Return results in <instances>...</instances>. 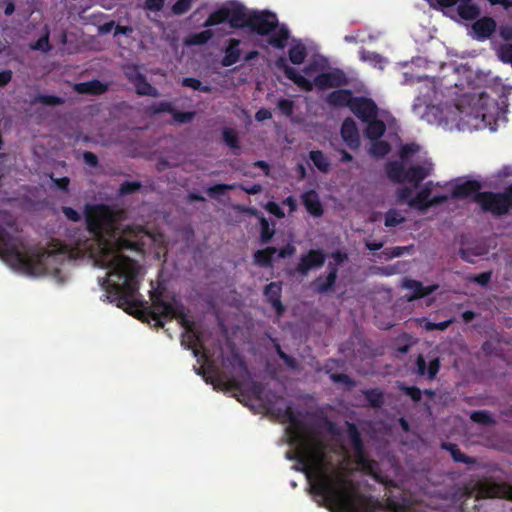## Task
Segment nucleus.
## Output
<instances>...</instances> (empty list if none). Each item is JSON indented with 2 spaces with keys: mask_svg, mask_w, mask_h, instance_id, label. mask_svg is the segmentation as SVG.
<instances>
[{
  "mask_svg": "<svg viewBox=\"0 0 512 512\" xmlns=\"http://www.w3.org/2000/svg\"><path fill=\"white\" fill-rule=\"evenodd\" d=\"M259 222H260V229H261L260 244L265 245V244H268L272 240V238L274 237V234H275V230H274V228L270 227L268 220L264 216H261L259 218Z\"/></svg>",
  "mask_w": 512,
  "mask_h": 512,
  "instance_id": "41",
  "label": "nucleus"
},
{
  "mask_svg": "<svg viewBox=\"0 0 512 512\" xmlns=\"http://www.w3.org/2000/svg\"><path fill=\"white\" fill-rule=\"evenodd\" d=\"M405 222V217L397 209H389L384 215V225L388 228L397 227Z\"/></svg>",
  "mask_w": 512,
  "mask_h": 512,
  "instance_id": "40",
  "label": "nucleus"
},
{
  "mask_svg": "<svg viewBox=\"0 0 512 512\" xmlns=\"http://www.w3.org/2000/svg\"><path fill=\"white\" fill-rule=\"evenodd\" d=\"M416 366L419 375H427L429 380H433L440 370V361L438 358H435L431 360L427 366L424 357L419 355L416 360Z\"/></svg>",
  "mask_w": 512,
  "mask_h": 512,
  "instance_id": "27",
  "label": "nucleus"
},
{
  "mask_svg": "<svg viewBox=\"0 0 512 512\" xmlns=\"http://www.w3.org/2000/svg\"><path fill=\"white\" fill-rule=\"evenodd\" d=\"M402 286L413 292V294L408 298V300H416L429 296L433 292H435L439 287L437 284L424 286L422 282L409 278L403 280Z\"/></svg>",
  "mask_w": 512,
  "mask_h": 512,
  "instance_id": "21",
  "label": "nucleus"
},
{
  "mask_svg": "<svg viewBox=\"0 0 512 512\" xmlns=\"http://www.w3.org/2000/svg\"><path fill=\"white\" fill-rule=\"evenodd\" d=\"M211 37L212 32L210 30H205L192 35L190 43L195 45H203L207 43Z\"/></svg>",
  "mask_w": 512,
  "mask_h": 512,
  "instance_id": "61",
  "label": "nucleus"
},
{
  "mask_svg": "<svg viewBox=\"0 0 512 512\" xmlns=\"http://www.w3.org/2000/svg\"><path fill=\"white\" fill-rule=\"evenodd\" d=\"M452 322H453V320L449 319V320H446V321L435 323V322L429 321L427 318H422L420 320V325L426 331H434V330L444 331V330H446L452 324Z\"/></svg>",
  "mask_w": 512,
  "mask_h": 512,
  "instance_id": "46",
  "label": "nucleus"
},
{
  "mask_svg": "<svg viewBox=\"0 0 512 512\" xmlns=\"http://www.w3.org/2000/svg\"><path fill=\"white\" fill-rule=\"evenodd\" d=\"M491 277H492L491 271L482 272L480 274L475 275L472 278V281L479 284L480 286H486L490 282Z\"/></svg>",
  "mask_w": 512,
  "mask_h": 512,
  "instance_id": "63",
  "label": "nucleus"
},
{
  "mask_svg": "<svg viewBox=\"0 0 512 512\" xmlns=\"http://www.w3.org/2000/svg\"><path fill=\"white\" fill-rule=\"evenodd\" d=\"M62 213L68 220L72 222H79L81 220L80 213L72 207L63 206Z\"/></svg>",
  "mask_w": 512,
  "mask_h": 512,
  "instance_id": "62",
  "label": "nucleus"
},
{
  "mask_svg": "<svg viewBox=\"0 0 512 512\" xmlns=\"http://www.w3.org/2000/svg\"><path fill=\"white\" fill-rule=\"evenodd\" d=\"M412 195V188L410 187H401L397 190V197H398V200L399 202H407L412 199L413 197H411Z\"/></svg>",
  "mask_w": 512,
  "mask_h": 512,
  "instance_id": "64",
  "label": "nucleus"
},
{
  "mask_svg": "<svg viewBox=\"0 0 512 512\" xmlns=\"http://www.w3.org/2000/svg\"><path fill=\"white\" fill-rule=\"evenodd\" d=\"M33 50H39L42 52H48L52 49V46L49 42V32H46L43 36H41L35 44L31 46Z\"/></svg>",
  "mask_w": 512,
  "mask_h": 512,
  "instance_id": "57",
  "label": "nucleus"
},
{
  "mask_svg": "<svg viewBox=\"0 0 512 512\" xmlns=\"http://www.w3.org/2000/svg\"><path fill=\"white\" fill-rule=\"evenodd\" d=\"M325 260L326 254L322 249H310L300 257L296 270L301 275H307L311 269L322 267Z\"/></svg>",
  "mask_w": 512,
  "mask_h": 512,
  "instance_id": "15",
  "label": "nucleus"
},
{
  "mask_svg": "<svg viewBox=\"0 0 512 512\" xmlns=\"http://www.w3.org/2000/svg\"><path fill=\"white\" fill-rule=\"evenodd\" d=\"M147 235L142 227H127L115 239V251L105 253L102 264L109 272L102 280L101 286L107 292V298L115 303L117 307L131 313L132 308L142 306L137 298L139 291L138 275L139 264L121 252L131 250L135 252L144 251V238Z\"/></svg>",
  "mask_w": 512,
  "mask_h": 512,
  "instance_id": "1",
  "label": "nucleus"
},
{
  "mask_svg": "<svg viewBox=\"0 0 512 512\" xmlns=\"http://www.w3.org/2000/svg\"><path fill=\"white\" fill-rule=\"evenodd\" d=\"M362 394L372 408H381L384 404V393L379 388L362 390Z\"/></svg>",
  "mask_w": 512,
  "mask_h": 512,
  "instance_id": "37",
  "label": "nucleus"
},
{
  "mask_svg": "<svg viewBox=\"0 0 512 512\" xmlns=\"http://www.w3.org/2000/svg\"><path fill=\"white\" fill-rule=\"evenodd\" d=\"M350 111L363 123L378 117L379 108L372 98L356 96Z\"/></svg>",
  "mask_w": 512,
  "mask_h": 512,
  "instance_id": "14",
  "label": "nucleus"
},
{
  "mask_svg": "<svg viewBox=\"0 0 512 512\" xmlns=\"http://www.w3.org/2000/svg\"><path fill=\"white\" fill-rule=\"evenodd\" d=\"M134 72L135 78L132 79L136 93L140 96L157 97L159 95L158 90L147 81L143 74H141L139 71Z\"/></svg>",
  "mask_w": 512,
  "mask_h": 512,
  "instance_id": "28",
  "label": "nucleus"
},
{
  "mask_svg": "<svg viewBox=\"0 0 512 512\" xmlns=\"http://www.w3.org/2000/svg\"><path fill=\"white\" fill-rule=\"evenodd\" d=\"M430 168L424 165H413L406 169L405 182L413 183L416 186L430 174Z\"/></svg>",
  "mask_w": 512,
  "mask_h": 512,
  "instance_id": "32",
  "label": "nucleus"
},
{
  "mask_svg": "<svg viewBox=\"0 0 512 512\" xmlns=\"http://www.w3.org/2000/svg\"><path fill=\"white\" fill-rule=\"evenodd\" d=\"M481 183L477 180H466L461 183H457L453 186L451 191L452 198L465 199L470 196H475L476 193H480Z\"/></svg>",
  "mask_w": 512,
  "mask_h": 512,
  "instance_id": "22",
  "label": "nucleus"
},
{
  "mask_svg": "<svg viewBox=\"0 0 512 512\" xmlns=\"http://www.w3.org/2000/svg\"><path fill=\"white\" fill-rule=\"evenodd\" d=\"M40 103L45 106H59L64 103V99L56 95L37 94L31 104Z\"/></svg>",
  "mask_w": 512,
  "mask_h": 512,
  "instance_id": "43",
  "label": "nucleus"
},
{
  "mask_svg": "<svg viewBox=\"0 0 512 512\" xmlns=\"http://www.w3.org/2000/svg\"><path fill=\"white\" fill-rule=\"evenodd\" d=\"M391 151V146L387 141L375 140L372 141L370 154L376 158H383Z\"/></svg>",
  "mask_w": 512,
  "mask_h": 512,
  "instance_id": "42",
  "label": "nucleus"
},
{
  "mask_svg": "<svg viewBox=\"0 0 512 512\" xmlns=\"http://www.w3.org/2000/svg\"><path fill=\"white\" fill-rule=\"evenodd\" d=\"M347 434L354 452L355 462L364 470L370 469L372 462L366 453L360 431L354 423H348Z\"/></svg>",
  "mask_w": 512,
  "mask_h": 512,
  "instance_id": "12",
  "label": "nucleus"
},
{
  "mask_svg": "<svg viewBox=\"0 0 512 512\" xmlns=\"http://www.w3.org/2000/svg\"><path fill=\"white\" fill-rule=\"evenodd\" d=\"M288 57L292 64L301 65L307 57V49L304 44L297 42L288 50Z\"/></svg>",
  "mask_w": 512,
  "mask_h": 512,
  "instance_id": "36",
  "label": "nucleus"
},
{
  "mask_svg": "<svg viewBox=\"0 0 512 512\" xmlns=\"http://www.w3.org/2000/svg\"><path fill=\"white\" fill-rule=\"evenodd\" d=\"M399 389L414 402H419L422 399V391L416 386H406L402 384Z\"/></svg>",
  "mask_w": 512,
  "mask_h": 512,
  "instance_id": "53",
  "label": "nucleus"
},
{
  "mask_svg": "<svg viewBox=\"0 0 512 512\" xmlns=\"http://www.w3.org/2000/svg\"><path fill=\"white\" fill-rule=\"evenodd\" d=\"M73 89L78 94L101 95L107 91V85L100 80L94 79L76 83Z\"/></svg>",
  "mask_w": 512,
  "mask_h": 512,
  "instance_id": "24",
  "label": "nucleus"
},
{
  "mask_svg": "<svg viewBox=\"0 0 512 512\" xmlns=\"http://www.w3.org/2000/svg\"><path fill=\"white\" fill-rule=\"evenodd\" d=\"M349 83V79L345 72L339 68L332 69L330 71L321 72L317 74L313 79V84L319 90H326L330 88H340Z\"/></svg>",
  "mask_w": 512,
  "mask_h": 512,
  "instance_id": "13",
  "label": "nucleus"
},
{
  "mask_svg": "<svg viewBox=\"0 0 512 512\" xmlns=\"http://www.w3.org/2000/svg\"><path fill=\"white\" fill-rule=\"evenodd\" d=\"M430 195L431 189L429 187H424L416 194L415 197L408 201V205L419 211H426L431 207Z\"/></svg>",
  "mask_w": 512,
  "mask_h": 512,
  "instance_id": "33",
  "label": "nucleus"
},
{
  "mask_svg": "<svg viewBox=\"0 0 512 512\" xmlns=\"http://www.w3.org/2000/svg\"><path fill=\"white\" fill-rule=\"evenodd\" d=\"M315 487L319 494L329 498V504L338 512H406V506L398 501L388 499L384 504L378 498L361 493L351 479L347 485L337 487L335 481L325 474Z\"/></svg>",
  "mask_w": 512,
  "mask_h": 512,
  "instance_id": "2",
  "label": "nucleus"
},
{
  "mask_svg": "<svg viewBox=\"0 0 512 512\" xmlns=\"http://www.w3.org/2000/svg\"><path fill=\"white\" fill-rule=\"evenodd\" d=\"M387 177L395 183H405L406 168L401 161H390L385 166Z\"/></svg>",
  "mask_w": 512,
  "mask_h": 512,
  "instance_id": "29",
  "label": "nucleus"
},
{
  "mask_svg": "<svg viewBox=\"0 0 512 512\" xmlns=\"http://www.w3.org/2000/svg\"><path fill=\"white\" fill-rule=\"evenodd\" d=\"M330 379L334 383H343L347 386V388L351 389L356 386V381L353 380L350 376L344 373H332L330 375Z\"/></svg>",
  "mask_w": 512,
  "mask_h": 512,
  "instance_id": "54",
  "label": "nucleus"
},
{
  "mask_svg": "<svg viewBox=\"0 0 512 512\" xmlns=\"http://www.w3.org/2000/svg\"><path fill=\"white\" fill-rule=\"evenodd\" d=\"M420 150V146L416 143L403 144L399 149V156L402 160L408 159Z\"/></svg>",
  "mask_w": 512,
  "mask_h": 512,
  "instance_id": "52",
  "label": "nucleus"
},
{
  "mask_svg": "<svg viewBox=\"0 0 512 512\" xmlns=\"http://www.w3.org/2000/svg\"><path fill=\"white\" fill-rule=\"evenodd\" d=\"M1 215L7 216L8 213L1 211ZM0 256L17 270L29 275H41L47 272V262L55 255L45 249L27 248L20 238L0 227Z\"/></svg>",
  "mask_w": 512,
  "mask_h": 512,
  "instance_id": "4",
  "label": "nucleus"
},
{
  "mask_svg": "<svg viewBox=\"0 0 512 512\" xmlns=\"http://www.w3.org/2000/svg\"><path fill=\"white\" fill-rule=\"evenodd\" d=\"M278 24L276 14L270 11L253 12L249 15L245 12L243 19V28L248 27L260 36L270 35Z\"/></svg>",
  "mask_w": 512,
  "mask_h": 512,
  "instance_id": "9",
  "label": "nucleus"
},
{
  "mask_svg": "<svg viewBox=\"0 0 512 512\" xmlns=\"http://www.w3.org/2000/svg\"><path fill=\"white\" fill-rule=\"evenodd\" d=\"M237 189V184H215L207 189V194L211 198H216L220 195H224L229 190Z\"/></svg>",
  "mask_w": 512,
  "mask_h": 512,
  "instance_id": "47",
  "label": "nucleus"
},
{
  "mask_svg": "<svg viewBox=\"0 0 512 512\" xmlns=\"http://www.w3.org/2000/svg\"><path fill=\"white\" fill-rule=\"evenodd\" d=\"M309 158L315 167L322 173H328L330 170V161L321 150H312Z\"/></svg>",
  "mask_w": 512,
  "mask_h": 512,
  "instance_id": "38",
  "label": "nucleus"
},
{
  "mask_svg": "<svg viewBox=\"0 0 512 512\" xmlns=\"http://www.w3.org/2000/svg\"><path fill=\"white\" fill-rule=\"evenodd\" d=\"M341 137L347 146L356 150L360 146V135L356 122L351 118H346L341 125Z\"/></svg>",
  "mask_w": 512,
  "mask_h": 512,
  "instance_id": "17",
  "label": "nucleus"
},
{
  "mask_svg": "<svg viewBox=\"0 0 512 512\" xmlns=\"http://www.w3.org/2000/svg\"><path fill=\"white\" fill-rule=\"evenodd\" d=\"M365 123L367 124L365 136L371 141L380 139L386 132L385 123L378 119V117L373 120L366 121Z\"/></svg>",
  "mask_w": 512,
  "mask_h": 512,
  "instance_id": "34",
  "label": "nucleus"
},
{
  "mask_svg": "<svg viewBox=\"0 0 512 512\" xmlns=\"http://www.w3.org/2000/svg\"><path fill=\"white\" fill-rule=\"evenodd\" d=\"M280 400H283L280 394L273 390H265L260 402H262L268 414L275 416L281 421L288 422L291 428H296L293 442H301L303 440L304 422L300 419V413L295 412L290 404L286 407L277 406Z\"/></svg>",
  "mask_w": 512,
  "mask_h": 512,
  "instance_id": "7",
  "label": "nucleus"
},
{
  "mask_svg": "<svg viewBox=\"0 0 512 512\" xmlns=\"http://www.w3.org/2000/svg\"><path fill=\"white\" fill-rule=\"evenodd\" d=\"M277 107L282 112V114L287 117L291 116L294 112V102L290 99H280L277 103Z\"/></svg>",
  "mask_w": 512,
  "mask_h": 512,
  "instance_id": "59",
  "label": "nucleus"
},
{
  "mask_svg": "<svg viewBox=\"0 0 512 512\" xmlns=\"http://www.w3.org/2000/svg\"><path fill=\"white\" fill-rule=\"evenodd\" d=\"M356 96L350 89H339L330 92L325 98V102L332 108H351L352 102Z\"/></svg>",
  "mask_w": 512,
  "mask_h": 512,
  "instance_id": "19",
  "label": "nucleus"
},
{
  "mask_svg": "<svg viewBox=\"0 0 512 512\" xmlns=\"http://www.w3.org/2000/svg\"><path fill=\"white\" fill-rule=\"evenodd\" d=\"M181 85L204 93H211L213 91V88L210 85H203L199 79L193 77L183 78Z\"/></svg>",
  "mask_w": 512,
  "mask_h": 512,
  "instance_id": "45",
  "label": "nucleus"
},
{
  "mask_svg": "<svg viewBox=\"0 0 512 512\" xmlns=\"http://www.w3.org/2000/svg\"><path fill=\"white\" fill-rule=\"evenodd\" d=\"M171 115L176 122L182 123V124H187V123H190L193 121V119L195 117V112H193V111L183 112V111H178L175 108H173Z\"/></svg>",
  "mask_w": 512,
  "mask_h": 512,
  "instance_id": "51",
  "label": "nucleus"
},
{
  "mask_svg": "<svg viewBox=\"0 0 512 512\" xmlns=\"http://www.w3.org/2000/svg\"><path fill=\"white\" fill-rule=\"evenodd\" d=\"M441 448L449 451L450 455L454 462L456 463H464L467 465H472L476 463V459L464 454L458 447L457 444L450 442H443L441 444Z\"/></svg>",
  "mask_w": 512,
  "mask_h": 512,
  "instance_id": "31",
  "label": "nucleus"
},
{
  "mask_svg": "<svg viewBox=\"0 0 512 512\" xmlns=\"http://www.w3.org/2000/svg\"><path fill=\"white\" fill-rule=\"evenodd\" d=\"M470 419L478 424L489 425L493 423L491 415L484 410L474 411L470 415Z\"/></svg>",
  "mask_w": 512,
  "mask_h": 512,
  "instance_id": "50",
  "label": "nucleus"
},
{
  "mask_svg": "<svg viewBox=\"0 0 512 512\" xmlns=\"http://www.w3.org/2000/svg\"><path fill=\"white\" fill-rule=\"evenodd\" d=\"M302 202L306 210L314 217H320L323 214V206L317 192L313 189L302 194Z\"/></svg>",
  "mask_w": 512,
  "mask_h": 512,
  "instance_id": "23",
  "label": "nucleus"
},
{
  "mask_svg": "<svg viewBox=\"0 0 512 512\" xmlns=\"http://www.w3.org/2000/svg\"><path fill=\"white\" fill-rule=\"evenodd\" d=\"M244 16L245 9L242 5L236 4L232 8L222 6L208 16L204 26L211 27L228 22L231 28H243Z\"/></svg>",
  "mask_w": 512,
  "mask_h": 512,
  "instance_id": "10",
  "label": "nucleus"
},
{
  "mask_svg": "<svg viewBox=\"0 0 512 512\" xmlns=\"http://www.w3.org/2000/svg\"><path fill=\"white\" fill-rule=\"evenodd\" d=\"M295 435L296 428H292L289 444L296 446L298 448V452L295 454L288 452L287 458L289 460H297V462L302 465L301 471L306 473L309 480H313V483L311 484V491L315 495L323 497V499L329 503V498L326 495L319 494L315 490L316 485L320 483V475L325 474L326 476L331 477L335 483H337V487L347 485L349 483V478L339 470L328 472L324 452L321 449L312 447L308 443L304 433L302 438L303 440L301 442H293Z\"/></svg>",
  "mask_w": 512,
  "mask_h": 512,
  "instance_id": "5",
  "label": "nucleus"
},
{
  "mask_svg": "<svg viewBox=\"0 0 512 512\" xmlns=\"http://www.w3.org/2000/svg\"><path fill=\"white\" fill-rule=\"evenodd\" d=\"M497 55L503 63H512V44H502L497 51Z\"/></svg>",
  "mask_w": 512,
  "mask_h": 512,
  "instance_id": "55",
  "label": "nucleus"
},
{
  "mask_svg": "<svg viewBox=\"0 0 512 512\" xmlns=\"http://www.w3.org/2000/svg\"><path fill=\"white\" fill-rule=\"evenodd\" d=\"M336 280L334 273H328L325 278L319 276L314 282L315 291L319 294H323L333 290Z\"/></svg>",
  "mask_w": 512,
  "mask_h": 512,
  "instance_id": "39",
  "label": "nucleus"
},
{
  "mask_svg": "<svg viewBox=\"0 0 512 512\" xmlns=\"http://www.w3.org/2000/svg\"><path fill=\"white\" fill-rule=\"evenodd\" d=\"M195 0H177L172 6V12L175 15H182L188 12Z\"/></svg>",
  "mask_w": 512,
  "mask_h": 512,
  "instance_id": "56",
  "label": "nucleus"
},
{
  "mask_svg": "<svg viewBox=\"0 0 512 512\" xmlns=\"http://www.w3.org/2000/svg\"><path fill=\"white\" fill-rule=\"evenodd\" d=\"M290 32L286 26H281L276 32L270 35L268 43L277 49H284L289 39Z\"/></svg>",
  "mask_w": 512,
  "mask_h": 512,
  "instance_id": "35",
  "label": "nucleus"
},
{
  "mask_svg": "<svg viewBox=\"0 0 512 512\" xmlns=\"http://www.w3.org/2000/svg\"><path fill=\"white\" fill-rule=\"evenodd\" d=\"M497 23L494 18L484 16L472 24V31L474 38L478 41H485L489 39L496 31Z\"/></svg>",
  "mask_w": 512,
  "mask_h": 512,
  "instance_id": "16",
  "label": "nucleus"
},
{
  "mask_svg": "<svg viewBox=\"0 0 512 512\" xmlns=\"http://www.w3.org/2000/svg\"><path fill=\"white\" fill-rule=\"evenodd\" d=\"M173 106L170 102L168 101H162V102H159L157 104H153L149 107V111L152 113V114H160V113H163V112H167L169 114L172 113V110H173Z\"/></svg>",
  "mask_w": 512,
  "mask_h": 512,
  "instance_id": "58",
  "label": "nucleus"
},
{
  "mask_svg": "<svg viewBox=\"0 0 512 512\" xmlns=\"http://www.w3.org/2000/svg\"><path fill=\"white\" fill-rule=\"evenodd\" d=\"M241 41L236 38H231L225 49V55L222 58L221 64L224 67H229L236 64L241 57V50L239 48Z\"/></svg>",
  "mask_w": 512,
  "mask_h": 512,
  "instance_id": "25",
  "label": "nucleus"
},
{
  "mask_svg": "<svg viewBox=\"0 0 512 512\" xmlns=\"http://www.w3.org/2000/svg\"><path fill=\"white\" fill-rule=\"evenodd\" d=\"M282 284L281 282H271L264 288V296L271 306L275 309L278 316L285 312V306L281 301Z\"/></svg>",
  "mask_w": 512,
  "mask_h": 512,
  "instance_id": "20",
  "label": "nucleus"
},
{
  "mask_svg": "<svg viewBox=\"0 0 512 512\" xmlns=\"http://www.w3.org/2000/svg\"><path fill=\"white\" fill-rule=\"evenodd\" d=\"M475 494L477 499L503 498L512 501V485L491 480L477 481L467 495Z\"/></svg>",
  "mask_w": 512,
  "mask_h": 512,
  "instance_id": "11",
  "label": "nucleus"
},
{
  "mask_svg": "<svg viewBox=\"0 0 512 512\" xmlns=\"http://www.w3.org/2000/svg\"><path fill=\"white\" fill-rule=\"evenodd\" d=\"M142 187V184L139 181H124L120 184L119 194L120 195H130L139 191Z\"/></svg>",
  "mask_w": 512,
  "mask_h": 512,
  "instance_id": "49",
  "label": "nucleus"
},
{
  "mask_svg": "<svg viewBox=\"0 0 512 512\" xmlns=\"http://www.w3.org/2000/svg\"><path fill=\"white\" fill-rule=\"evenodd\" d=\"M151 306L147 308V314L155 321V327L163 328L164 320L176 319L184 328L182 334V345L192 350L193 355L201 358L208 364L212 362L208 351L203 346V333L196 327V324L188 316V310L181 301L173 299L172 302L165 301L161 291L155 290L150 295Z\"/></svg>",
  "mask_w": 512,
  "mask_h": 512,
  "instance_id": "3",
  "label": "nucleus"
},
{
  "mask_svg": "<svg viewBox=\"0 0 512 512\" xmlns=\"http://www.w3.org/2000/svg\"><path fill=\"white\" fill-rule=\"evenodd\" d=\"M277 253V248L273 246L266 247L255 251L253 254V262L255 265L262 268H273L274 255Z\"/></svg>",
  "mask_w": 512,
  "mask_h": 512,
  "instance_id": "26",
  "label": "nucleus"
},
{
  "mask_svg": "<svg viewBox=\"0 0 512 512\" xmlns=\"http://www.w3.org/2000/svg\"><path fill=\"white\" fill-rule=\"evenodd\" d=\"M481 210L495 217L506 215L512 210V184L502 192L482 191L474 196Z\"/></svg>",
  "mask_w": 512,
  "mask_h": 512,
  "instance_id": "8",
  "label": "nucleus"
},
{
  "mask_svg": "<svg viewBox=\"0 0 512 512\" xmlns=\"http://www.w3.org/2000/svg\"><path fill=\"white\" fill-rule=\"evenodd\" d=\"M484 254L483 249L479 247L475 248H460L459 250V256L460 258L468 263H474L473 257L481 256Z\"/></svg>",
  "mask_w": 512,
  "mask_h": 512,
  "instance_id": "48",
  "label": "nucleus"
},
{
  "mask_svg": "<svg viewBox=\"0 0 512 512\" xmlns=\"http://www.w3.org/2000/svg\"><path fill=\"white\" fill-rule=\"evenodd\" d=\"M84 220L87 231L98 241L116 238L118 217L116 211L106 204H86Z\"/></svg>",
  "mask_w": 512,
  "mask_h": 512,
  "instance_id": "6",
  "label": "nucleus"
},
{
  "mask_svg": "<svg viewBox=\"0 0 512 512\" xmlns=\"http://www.w3.org/2000/svg\"><path fill=\"white\" fill-rule=\"evenodd\" d=\"M248 391H249V393H251L253 395V397L256 400L261 401L265 389L261 382L252 381L248 387Z\"/></svg>",
  "mask_w": 512,
  "mask_h": 512,
  "instance_id": "60",
  "label": "nucleus"
},
{
  "mask_svg": "<svg viewBox=\"0 0 512 512\" xmlns=\"http://www.w3.org/2000/svg\"><path fill=\"white\" fill-rule=\"evenodd\" d=\"M224 143L233 150L240 149V141L236 131L232 128H224L222 131Z\"/></svg>",
  "mask_w": 512,
  "mask_h": 512,
  "instance_id": "44",
  "label": "nucleus"
},
{
  "mask_svg": "<svg viewBox=\"0 0 512 512\" xmlns=\"http://www.w3.org/2000/svg\"><path fill=\"white\" fill-rule=\"evenodd\" d=\"M471 1L472 0H459L457 3V13L462 19L466 21L476 20L481 13L478 5L472 4Z\"/></svg>",
  "mask_w": 512,
  "mask_h": 512,
  "instance_id": "30",
  "label": "nucleus"
},
{
  "mask_svg": "<svg viewBox=\"0 0 512 512\" xmlns=\"http://www.w3.org/2000/svg\"><path fill=\"white\" fill-rule=\"evenodd\" d=\"M276 66H277V68H279L280 70H282L284 72L285 76L289 80L293 81L300 88H302L306 91H311L313 89L312 83L308 79H306L304 76H302L299 72H297L296 69L289 66L287 64V60L284 57H279L277 59Z\"/></svg>",
  "mask_w": 512,
  "mask_h": 512,
  "instance_id": "18",
  "label": "nucleus"
}]
</instances>
